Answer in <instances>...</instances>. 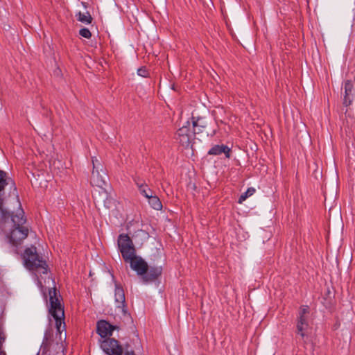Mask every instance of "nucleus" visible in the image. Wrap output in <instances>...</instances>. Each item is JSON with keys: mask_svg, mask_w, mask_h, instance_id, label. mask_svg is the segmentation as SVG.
Segmentation results:
<instances>
[{"mask_svg": "<svg viewBox=\"0 0 355 355\" xmlns=\"http://www.w3.org/2000/svg\"><path fill=\"white\" fill-rule=\"evenodd\" d=\"M49 312L55 320V325L57 332L60 334V339L62 340V334L65 331L64 311L61 304L60 295L58 293L55 288H50Z\"/></svg>", "mask_w": 355, "mask_h": 355, "instance_id": "obj_1", "label": "nucleus"}, {"mask_svg": "<svg viewBox=\"0 0 355 355\" xmlns=\"http://www.w3.org/2000/svg\"><path fill=\"white\" fill-rule=\"evenodd\" d=\"M5 213L7 214L6 211ZM8 215L10 216V213H8ZM10 217L13 223V228L10 230L8 237L10 243L17 246L28 236V229L24 225L26 219L24 218V213L22 209L19 210L15 214L12 213Z\"/></svg>", "mask_w": 355, "mask_h": 355, "instance_id": "obj_2", "label": "nucleus"}, {"mask_svg": "<svg viewBox=\"0 0 355 355\" xmlns=\"http://www.w3.org/2000/svg\"><path fill=\"white\" fill-rule=\"evenodd\" d=\"M25 267L32 271L35 275L48 273V266L37 252L35 246L27 248L22 254Z\"/></svg>", "mask_w": 355, "mask_h": 355, "instance_id": "obj_3", "label": "nucleus"}, {"mask_svg": "<svg viewBox=\"0 0 355 355\" xmlns=\"http://www.w3.org/2000/svg\"><path fill=\"white\" fill-rule=\"evenodd\" d=\"M101 348L107 355H135L131 343H127L122 346L114 338H107L101 340Z\"/></svg>", "mask_w": 355, "mask_h": 355, "instance_id": "obj_4", "label": "nucleus"}, {"mask_svg": "<svg viewBox=\"0 0 355 355\" xmlns=\"http://www.w3.org/2000/svg\"><path fill=\"white\" fill-rule=\"evenodd\" d=\"M117 248L124 261H131L137 254L132 239L127 234H121L117 239Z\"/></svg>", "mask_w": 355, "mask_h": 355, "instance_id": "obj_5", "label": "nucleus"}, {"mask_svg": "<svg viewBox=\"0 0 355 355\" xmlns=\"http://www.w3.org/2000/svg\"><path fill=\"white\" fill-rule=\"evenodd\" d=\"M310 312L309 306L302 305L300 307L296 321L297 334L304 340L306 336V331L309 328L308 316Z\"/></svg>", "mask_w": 355, "mask_h": 355, "instance_id": "obj_6", "label": "nucleus"}, {"mask_svg": "<svg viewBox=\"0 0 355 355\" xmlns=\"http://www.w3.org/2000/svg\"><path fill=\"white\" fill-rule=\"evenodd\" d=\"M194 135V132H191L190 123L187 121V125L178 130L175 134V139L182 146L187 148L190 146Z\"/></svg>", "mask_w": 355, "mask_h": 355, "instance_id": "obj_7", "label": "nucleus"}, {"mask_svg": "<svg viewBox=\"0 0 355 355\" xmlns=\"http://www.w3.org/2000/svg\"><path fill=\"white\" fill-rule=\"evenodd\" d=\"M10 184L15 187L14 181L8 176V173L3 170H0V211H1L4 218H6V213L3 209V205L5 199V189L6 186ZM15 189L16 188H15Z\"/></svg>", "mask_w": 355, "mask_h": 355, "instance_id": "obj_8", "label": "nucleus"}, {"mask_svg": "<svg viewBox=\"0 0 355 355\" xmlns=\"http://www.w3.org/2000/svg\"><path fill=\"white\" fill-rule=\"evenodd\" d=\"M126 263H129L130 268L135 270L137 274L141 277L146 273L148 270V264L145 261L144 259L141 257L135 255V257L131 259V261H126Z\"/></svg>", "mask_w": 355, "mask_h": 355, "instance_id": "obj_9", "label": "nucleus"}, {"mask_svg": "<svg viewBox=\"0 0 355 355\" xmlns=\"http://www.w3.org/2000/svg\"><path fill=\"white\" fill-rule=\"evenodd\" d=\"M119 327L116 325H112L108 322L104 320H101L97 322L96 324V331L97 334L102 338H107V336H110L112 334V331L115 329H119Z\"/></svg>", "mask_w": 355, "mask_h": 355, "instance_id": "obj_10", "label": "nucleus"}, {"mask_svg": "<svg viewBox=\"0 0 355 355\" xmlns=\"http://www.w3.org/2000/svg\"><path fill=\"white\" fill-rule=\"evenodd\" d=\"M98 159L95 157L92 158L93 171L91 177V184L103 188L106 184V180L99 174L98 167L96 166V162H98Z\"/></svg>", "mask_w": 355, "mask_h": 355, "instance_id": "obj_11", "label": "nucleus"}, {"mask_svg": "<svg viewBox=\"0 0 355 355\" xmlns=\"http://www.w3.org/2000/svg\"><path fill=\"white\" fill-rule=\"evenodd\" d=\"M232 148L224 144L214 145L207 152L208 155L218 156L224 154L225 157H231Z\"/></svg>", "mask_w": 355, "mask_h": 355, "instance_id": "obj_12", "label": "nucleus"}, {"mask_svg": "<svg viewBox=\"0 0 355 355\" xmlns=\"http://www.w3.org/2000/svg\"><path fill=\"white\" fill-rule=\"evenodd\" d=\"M162 272V268L161 266L148 268L146 273L141 277V280L144 284L154 282L161 275Z\"/></svg>", "mask_w": 355, "mask_h": 355, "instance_id": "obj_13", "label": "nucleus"}, {"mask_svg": "<svg viewBox=\"0 0 355 355\" xmlns=\"http://www.w3.org/2000/svg\"><path fill=\"white\" fill-rule=\"evenodd\" d=\"M115 302L118 304L117 307L122 309L123 312H125L124 308L125 306V298L124 291L122 287L120 286L119 284L115 283Z\"/></svg>", "mask_w": 355, "mask_h": 355, "instance_id": "obj_14", "label": "nucleus"}, {"mask_svg": "<svg viewBox=\"0 0 355 355\" xmlns=\"http://www.w3.org/2000/svg\"><path fill=\"white\" fill-rule=\"evenodd\" d=\"M135 182L140 194L144 198H148L155 193V192L149 188L148 185L144 181L139 179H135Z\"/></svg>", "mask_w": 355, "mask_h": 355, "instance_id": "obj_15", "label": "nucleus"}, {"mask_svg": "<svg viewBox=\"0 0 355 355\" xmlns=\"http://www.w3.org/2000/svg\"><path fill=\"white\" fill-rule=\"evenodd\" d=\"M192 123L194 128V134H200L202 132L207 125V123L205 118L198 117L196 119L195 117H192Z\"/></svg>", "mask_w": 355, "mask_h": 355, "instance_id": "obj_16", "label": "nucleus"}, {"mask_svg": "<svg viewBox=\"0 0 355 355\" xmlns=\"http://www.w3.org/2000/svg\"><path fill=\"white\" fill-rule=\"evenodd\" d=\"M149 205L154 209L159 211L162 209V204L160 199L155 193L148 198Z\"/></svg>", "mask_w": 355, "mask_h": 355, "instance_id": "obj_17", "label": "nucleus"}, {"mask_svg": "<svg viewBox=\"0 0 355 355\" xmlns=\"http://www.w3.org/2000/svg\"><path fill=\"white\" fill-rule=\"evenodd\" d=\"M77 19L79 21L85 24H89L92 21V17L89 12H79L76 15Z\"/></svg>", "mask_w": 355, "mask_h": 355, "instance_id": "obj_18", "label": "nucleus"}, {"mask_svg": "<svg viewBox=\"0 0 355 355\" xmlns=\"http://www.w3.org/2000/svg\"><path fill=\"white\" fill-rule=\"evenodd\" d=\"M256 190L253 187H250L247 189L245 192L242 193L239 198L238 202L241 204L244 202L248 197L252 196L255 193Z\"/></svg>", "mask_w": 355, "mask_h": 355, "instance_id": "obj_19", "label": "nucleus"}, {"mask_svg": "<svg viewBox=\"0 0 355 355\" xmlns=\"http://www.w3.org/2000/svg\"><path fill=\"white\" fill-rule=\"evenodd\" d=\"M353 83L351 80H347L344 83L345 93L346 94H353Z\"/></svg>", "mask_w": 355, "mask_h": 355, "instance_id": "obj_20", "label": "nucleus"}, {"mask_svg": "<svg viewBox=\"0 0 355 355\" xmlns=\"http://www.w3.org/2000/svg\"><path fill=\"white\" fill-rule=\"evenodd\" d=\"M79 34L80 36L89 39L92 37V33L87 28H83L79 31Z\"/></svg>", "mask_w": 355, "mask_h": 355, "instance_id": "obj_21", "label": "nucleus"}, {"mask_svg": "<svg viewBox=\"0 0 355 355\" xmlns=\"http://www.w3.org/2000/svg\"><path fill=\"white\" fill-rule=\"evenodd\" d=\"M353 101V94H346L345 93L343 98V105L346 107L349 106Z\"/></svg>", "mask_w": 355, "mask_h": 355, "instance_id": "obj_22", "label": "nucleus"}, {"mask_svg": "<svg viewBox=\"0 0 355 355\" xmlns=\"http://www.w3.org/2000/svg\"><path fill=\"white\" fill-rule=\"evenodd\" d=\"M137 74L141 77L146 78L149 76V72L146 67H141L138 69Z\"/></svg>", "mask_w": 355, "mask_h": 355, "instance_id": "obj_23", "label": "nucleus"}, {"mask_svg": "<svg viewBox=\"0 0 355 355\" xmlns=\"http://www.w3.org/2000/svg\"><path fill=\"white\" fill-rule=\"evenodd\" d=\"M44 340H45L46 341H47L46 334H45V336H44Z\"/></svg>", "mask_w": 355, "mask_h": 355, "instance_id": "obj_24", "label": "nucleus"}, {"mask_svg": "<svg viewBox=\"0 0 355 355\" xmlns=\"http://www.w3.org/2000/svg\"><path fill=\"white\" fill-rule=\"evenodd\" d=\"M38 275H36L37 276V279H38ZM37 280H39V279H37ZM38 282H39V284H41V282H40V281H38Z\"/></svg>", "mask_w": 355, "mask_h": 355, "instance_id": "obj_25", "label": "nucleus"}, {"mask_svg": "<svg viewBox=\"0 0 355 355\" xmlns=\"http://www.w3.org/2000/svg\"><path fill=\"white\" fill-rule=\"evenodd\" d=\"M216 133V130H214L213 132V135H215Z\"/></svg>", "mask_w": 355, "mask_h": 355, "instance_id": "obj_26", "label": "nucleus"}]
</instances>
